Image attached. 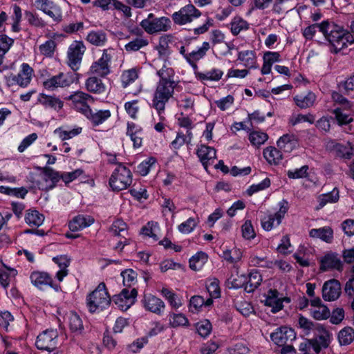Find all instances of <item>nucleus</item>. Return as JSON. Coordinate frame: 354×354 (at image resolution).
<instances>
[{"mask_svg":"<svg viewBox=\"0 0 354 354\" xmlns=\"http://www.w3.org/2000/svg\"><path fill=\"white\" fill-rule=\"evenodd\" d=\"M204 51L201 50L200 48L197 50L192 51L188 55H185V58L187 61L194 66H196L195 62L199 60L203 57L205 56Z\"/></svg>","mask_w":354,"mask_h":354,"instance_id":"nucleus-59","label":"nucleus"},{"mask_svg":"<svg viewBox=\"0 0 354 354\" xmlns=\"http://www.w3.org/2000/svg\"><path fill=\"white\" fill-rule=\"evenodd\" d=\"M335 115V119L339 125L346 124L353 121V118L350 115L344 113L341 109L337 108L333 111Z\"/></svg>","mask_w":354,"mask_h":354,"instance_id":"nucleus-57","label":"nucleus"},{"mask_svg":"<svg viewBox=\"0 0 354 354\" xmlns=\"http://www.w3.org/2000/svg\"><path fill=\"white\" fill-rule=\"evenodd\" d=\"M58 333L53 329L46 330L37 336L35 345L38 349L54 351L57 344Z\"/></svg>","mask_w":354,"mask_h":354,"instance_id":"nucleus-8","label":"nucleus"},{"mask_svg":"<svg viewBox=\"0 0 354 354\" xmlns=\"http://www.w3.org/2000/svg\"><path fill=\"white\" fill-rule=\"evenodd\" d=\"M248 24L241 19H234L231 24V31L233 35H238L241 30H247Z\"/></svg>","mask_w":354,"mask_h":354,"instance_id":"nucleus-52","label":"nucleus"},{"mask_svg":"<svg viewBox=\"0 0 354 354\" xmlns=\"http://www.w3.org/2000/svg\"><path fill=\"white\" fill-rule=\"evenodd\" d=\"M339 199V191L334 189L330 193L322 194L319 197L318 209L323 207L328 203H335Z\"/></svg>","mask_w":354,"mask_h":354,"instance_id":"nucleus-40","label":"nucleus"},{"mask_svg":"<svg viewBox=\"0 0 354 354\" xmlns=\"http://www.w3.org/2000/svg\"><path fill=\"white\" fill-rule=\"evenodd\" d=\"M270 338L279 346H285L296 338V333L293 329L282 326L271 333Z\"/></svg>","mask_w":354,"mask_h":354,"instance_id":"nucleus-10","label":"nucleus"},{"mask_svg":"<svg viewBox=\"0 0 354 354\" xmlns=\"http://www.w3.org/2000/svg\"><path fill=\"white\" fill-rule=\"evenodd\" d=\"M85 46L81 41L71 44L68 51V64L74 71L77 70V65L81 62L84 53Z\"/></svg>","mask_w":354,"mask_h":354,"instance_id":"nucleus-11","label":"nucleus"},{"mask_svg":"<svg viewBox=\"0 0 354 354\" xmlns=\"http://www.w3.org/2000/svg\"><path fill=\"white\" fill-rule=\"evenodd\" d=\"M55 48V42L53 40H48L45 44L39 46L40 53L46 56H50Z\"/></svg>","mask_w":354,"mask_h":354,"instance_id":"nucleus-63","label":"nucleus"},{"mask_svg":"<svg viewBox=\"0 0 354 354\" xmlns=\"http://www.w3.org/2000/svg\"><path fill=\"white\" fill-rule=\"evenodd\" d=\"M270 180L268 178H266L261 183L250 186L247 190L248 194L252 196L253 194L270 187Z\"/></svg>","mask_w":354,"mask_h":354,"instance_id":"nucleus-58","label":"nucleus"},{"mask_svg":"<svg viewBox=\"0 0 354 354\" xmlns=\"http://www.w3.org/2000/svg\"><path fill=\"white\" fill-rule=\"evenodd\" d=\"M0 192L6 195L15 196L24 198L28 193V190L24 187L10 188L8 187L1 186Z\"/></svg>","mask_w":354,"mask_h":354,"instance_id":"nucleus-42","label":"nucleus"},{"mask_svg":"<svg viewBox=\"0 0 354 354\" xmlns=\"http://www.w3.org/2000/svg\"><path fill=\"white\" fill-rule=\"evenodd\" d=\"M312 316L317 320L326 319L330 315L329 309L326 306H319L311 310Z\"/></svg>","mask_w":354,"mask_h":354,"instance_id":"nucleus-44","label":"nucleus"},{"mask_svg":"<svg viewBox=\"0 0 354 354\" xmlns=\"http://www.w3.org/2000/svg\"><path fill=\"white\" fill-rule=\"evenodd\" d=\"M113 301L122 310H127L134 304L133 303V297L124 299L122 296L120 297V294L114 295Z\"/></svg>","mask_w":354,"mask_h":354,"instance_id":"nucleus-43","label":"nucleus"},{"mask_svg":"<svg viewBox=\"0 0 354 354\" xmlns=\"http://www.w3.org/2000/svg\"><path fill=\"white\" fill-rule=\"evenodd\" d=\"M338 340L341 345H348L354 341V329L351 327H345L338 333Z\"/></svg>","mask_w":354,"mask_h":354,"instance_id":"nucleus-36","label":"nucleus"},{"mask_svg":"<svg viewBox=\"0 0 354 354\" xmlns=\"http://www.w3.org/2000/svg\"><path fill=\"white\" fill-rule=\"evenodd\" d=\"M206 288L212 298L219 297L221 292L218 286V281L217 279H214L212 281L207 284L206 286Z\"/></svg>","mask_w":354,"mask_h":354,"instance_id":"nucleus-61","label":"nucleus"},{"mask_svg":"<svg viewBox=\"0 0 354 354\" xmlns=\"http://www.w3.org/2000/svg\"><path fill=\"white\" fill-rule=\"evenodd\" d=\"M111 56L107 53V50H103V54L100 59L95 62L91 66V72L93 74L100 77H105L110 73L109 63L111 62Z\"/></svg>","mask_w":354,"mask_h":354,"instance_id":"nucleus-12","label":"nucleus"},{"mask_svg":"<svg viewBox=\"0 0 354 354\" xmlns=\"http://www.w3.org/2000/svg\"><path fill=\"white\" fill-rule=\"evenodd\" d=\"M25 221L31 227H39L43 223L44 216L37 210L29 209L26 212Z\"/></svg>","mask_w":354,"mask_h":354,"instance_id":"nucleus-29","label":"nucleus"},{"mask_svg":"<svg viewBox=\"0 0 354 354\" xmlns=\"http://www.w3.org/2000/svg\"><path fill=\"white\" fill-rule=\"evenodd\" d=\"M315 120V116L313 114L308 113L306 115L299 114L295 118L291 119L290 122L292 125H295L301 122H309L313 124Z\"/></svg>","mask_w":354,"mask_h":354,"instance_id":"nucleus-60","label":"nucleus"},{"mask_svg":"<svg viewBox=\"0 0 354 354\" xmlns=\"http://www.w3.org/2000/svg\"><path fill=\"white\" fill-rule=\"evenodd\" d=\"M277 147L285 152H290L298 145V139L294 134H286L277 141Z\"/></svg>","mask_w":354,"mask_h":354,"instance_id":"nucleus-22","label":"nucleus"},{"mask_svg":"<svg viewBox=\"0 0 354 354\" xmlns=\"http://www.w3.org/2000/svg\"><path fill=\"white\" fill-rule=\"evenodd\" d=\"M127 225L122 220L118 219L114 221L110 228V231L115 236H124L127 234Z\"/></svg>","mask_w":354,"mask_h":354,"instance_id":"nucleus-41","label":"nucleus"},{"mask_svg":"<svg viewBox=\"0 0 354 354\" xmlns=\"http://www.w3.org/2000/svg\"><path fill=\"white\" fill-rule=\"evenodd\" d=\"M223 258L230 263H235L240 260L241 252L236 249L226 250L223 252Z\"/></svg>","mask_w":354,"mask_h":354,"instance_id":"nucleus-62","label":"nucleus"},{"mask_svg":"<svg viewBox=\"0 0 354 354\" xmlns=\"http://www.w3.org/2000/svg\"><path fill=\"white\" fill-rule=\"evenodd\" d=\"M320 270L326 271L328 270L335 269L341 271L343 268V264L337 254L331 253L326 254L320 261Z\"/></svg>","mask_w":354,"mask_h":354,"instance_id":"nucleus-18","label":"nucleus"},{"mask_svg":"<svg viewBox=\"0 0 354 354\" xmlns=\"http://www.w3.org/2000/svg\"><path fill=\"white\" fill-rule=\"evenodd\" d=\"M196 225V222L192 218H189L185 222L178 225V230L182 233H189Z\"/></svg>","mask_w":354,"mask_h":354,"instance_id":"nucleus-64","label":"nucleus"},{"mask_svg":"<svg viewBox=\"0 0 354 354\" xmlns=\"http://www.w3.org/2000/svg\"><path fill=\"white\" fill-rule=\"evenodd\" d=\"M94 223V218L88 216L87 218L82 216H75L68 224L69 229L72 232L79 231L84 227H86Z\"/></svg>","mask_w":354,"mask_h":354,"instance_id":"nucleus-24","label":"nucleus"},{"mask_svg":"<svg viewBox=\"0 0 354 354\" xmlns=\"http://www.w3.org/2000/svg\"><path fill=\"white\" fill-rule=\"evenodd\" d=\"M143 304L147 310L158 315L160 314L165 307L164 302L160 299L151 294L145 295Z\"/></svg>","mask_w":354,"mask_h":354,"instance_id":"nucleus-19","label":"nucleus"},{"mask_svg":"<svg viewBox=\"0 0 354 354\" xmlns=\"http://www.w3.org/2000/svg\"><path fill=\"white\" fill-rule=\"evenodd\" d=\"M242 236L245 239H254L256 236L254 227L250 221H246L241 227Z\"/></svg>","mask_w":354,"mask_h":354,"instance_id":"nucleus-54","label":"nucleus"},{"mask_svg":"<svg viewBox=\"0 0 354 354\" xmlns=\"http://www.w3.org/2000/svg\"><path fill=\"white\" fill-rule=\"evenodd\" d=\"M35 8L46 14L56 22L62 20V14L60 8L50 0H35L34 3Z\"/></svg>","mask_w":354,"mask_h":354,"instance_id":"nucleus-9","label":"nucleus"},{"mask_svg":"<svg viewBox=\"0 0 354 354\" xmlns=\"http://www.w3.org/2000/svg\"><path fill=\"white\" fill-rule=\"evenodd\" d=\"M294 100L301 109H307L313 106L316 100V95L313 92L309 91L305 96L296 95Z\"/></svg>","mask_w":354,"mask_h":354,"instance_id":"nucleus-30","label":"nucleus"},{"mask_svg":"<svg viewBox=\"0 0 354 354\" xmlns=\"http://www.w3.org/2000/svg\"><path fill=\"white\" fill-rule=\"evenodd\" d=\"M86 40L95 46H102L107 41L106 34L102 30L91 31L88 34Z\"/></svg>","mask_w":354,"mask_h":354,"instance_id":"nucleus-27","label":"nucleus"},{"mask_svg":"<svg viewBox=\"0 0 354 354\" xmlns=\"http://www.w3.org/2000/svg\"><path fill=\"white\" fill-rule=\"evenodd\" d=\"M121 275L123 278V283L127 288L131 286L137 277V273L131 269L125 270L122 272Z\"/></svg>","mask_w":354,"mask_h":354,"instance_id":"nucleus-49","label":"nucleus"},{"mask_svg":"<svg viewBox=\"0 0 354 354\" xmlns=\"http://www.w3.org/2000/svg\"><path fill=\"white\" fill-rule=\"evenodd\" d=\"M201 15V12L193 4H187L182 7L178 11L174 12L171 19L174 24L183 26L192 23L196 19L200 17Z\"/></svg>","mask_w":354,"mask_h":354,"instance_id":"nucleus-6","label":"nucleus"},{"mask_svg":"<svg viewBox=\"0 0 354 354\" xmlns=\"http://www.w3.org/2000/svg\"><path fill=\"white\" fill-rule=\"evenodd\" d=\"M68 325L70 330L73 333H81L84 330L82 321L80 316L75 313H71L68 317Z\"/></svg>","mask_w":354,"mask_h":354,"instance_id":"nucleus-37","label":"nucleus"},{"mask_svg":"<svg viewBox=\"0 0 354 354\" xmlns=\"http://www.w3.org/2000/svg\"><path fill=\"white\" fill-rule=\"evenodd\" d=\"M212 324L209 320H204L201 322L197 323L196 329L198 334L203 337H205L208 336L212 330Z\"/></svg>","mask_w":354,"mask_h":354,"instance_id":"nucleus-51","label":"nucleus"},{"mask_svg":"<svg viewBox=\"0 0 354 354\" xmlns=\"http://www.w3.org/2000/svg\"><path fill=\"white\" fill-rule=\"evenodd\" d=\"M321 32L326 39L334 47L336 52L347 47V44L354 43V37L342 27L328 21L322 22Z\"/></svg>","mask_w":354,"mask_h":354,"instance_id":"nucleus-1","label":"nucleus"},{"mask_svg":"<svg viewBox=\"0 0 354 354\" xmlns=\"http://www.w3.org/2000/svg\"><path fill=\"white\" fill-rule=\"evenodd\" d=\"M82 128L73 129L70 131H63L62 128H57L54 131L55 133H58L62 140L70 139L80 133Z\"/></svg>","mask_w":354,"mask_h":354,"instance_id":"nucleus-50","label":"nucleus"},{"mask_svg":"<svg viewBox=\"0 0 354 354\" xmlns=\"http://www.w3.org/2000/svg\"><path fill=\"white\" fill-rule=\"evenodd\" d=\"M33 70L28 64H23L21 66V71L17 75H10L8 77V82L17 83L22 87L26 86L31 80Z\"/></svg>","mask_w":354,"mask_h":354,"instance_id":"nucleus-13","label":"nucleus"},{"mask_svg":"<svg viewBox=\"0 0 354 354\" xmlns=\"http://www.w3.org/2000/svg\"><path fill=\"white\" fill-rule=\"evenodd\" d=\"M138 78V73L135 69H130L123 73L122 82L124 87H127L130 83Z\"/></svg>","mask_w":354,"mask_h":354,"instance_id":"nucleus-55","label":"nucleus"},{"mask_svg":"<svg viewBox=\"0 0 354 354\" xmlns=\"http://www.w3.org/2000/svg\"><path fill=\"white\" fill-rule=\"evenodd\" d=\"M90 98H92L90 95L82 91H77L68 97H65V100L72 101L77 109L85 115H87L89 111V106L86 104V102Z\"/></svg>","mask_w":354,"mask_h":354,"instance_id":"nucleus-16","label":"nucleus"},{"mask_svg":"<svg viewBox=\"0 0 354 354\" xmlns=\"http://www.w3.org/2000/svg\"><path fill=\"white\" fill-rule=\"evenodd\" d=\"M24 16L25 19L32 26L36 27H44L45 26L44 21L41 18H39L37 15L30 11H26Z\"/></svg>","mask_w":354,"mask_h":354,"instance_id":"nucleus-48","label":"nucleus"},{"mask_svg":"<svg viewBox=\"0 0 354 354\" xmlns=\"http://www.w3.org/2000/svg\"><path fill=\"white\" fill-rule=\"evenodd\" d=\"M149 41L144 37H136L135 39L129 41L124 46V49L127 52L138 51L140 49L148 46Z\"/></svg>","mask_w":354,"mask_h":354,"instance_id":"nucleus-38","label":"nucleus"},{"mask_svg":"<svg viewBox=\"0 0 354 354\" xmlns=\"http://www.w3.org/2000/svg\"><path fill=\"white\" fill-rule=\"evenodd\" d=\"M39 101L45 106L53 108L55 110H60L63 107V102L53 96L42 94Z\"/></svg>","mask_w":354,"mask_h":354,"instance_id":"nucleus-34","label":"nucleus"},{"mask_svg":"<svg viewBox=\"0 0 354 354\" xmlns=\"http://www.w3.org/2000/svg\"><path fill=\"white\" fill-rule=\"evenodd\" d=\"M197 155L206 169L207 168V165L211 164L210 161L213 162L216 158V150L214 148L206 145H201L197 150Z\"/></svg>","mask_w":354,"mask_h":354,"instance_id":"nucleus-21","label":"nucleus"},{"mask_svg":"<svg viewBox=\"0 0 354 354\" xmlns=\"http://www.w3.org/2000/svg\"><path fill=\"white\" fill-rule=\"evenodd\" d=\"M207 259V255L203 252H199L189 259V267L193 270H198Z\"/></svg>","mask_w":354,"mask_h":354,"instance_id":"nucleus-39","label":"nucleus"},{"mask_svg":"<svg viewBox=\"0 0 354 354\" xmlns=\"http://www.w3.org/2000/svg\"><path fill=\"white\" fill-rule=\"evenodd\" d=\"M169 322L173 327L186 326L189 324L187 317L181 313L171 315L169 318Z\"/></svg>","mask_w":354,"mask_h":354,"instance_id":"nucleus-53","label":"nucleus"},{"mask_svg":"<svg viewBox=\"0 0 354 354\" xmlns=\"http://www.w3.org/2000/svg\"><path fill=\"white\" fill-rule=\"evenodd\" d=\"M80 75L74 72L59 73L44 82V86L47 89H54L58 87L69 86L74 82H77Z\"/></svg>","mask_w":354,"mask_h":354,"instance_id":"nucleus-7","label":"nucleus"},{"mask_svg":"<svg viewBox=\"0 0 354 354\" xmlns=\"http://www.w3.org/2000/svg\"><path fill=\"white\" fill-rule=\"evenodd\" d=\"M345 313L342 308H335L330 315V322L333 324H339L344 319Z\"/></svg>","mask_w":354,"mask_h":354,"instance_id":"nucleus-56","label":"nucleus"},{"mask_svg":"<svg viewBox=\"0 0 354 354\" xmlns=\"http://www.w3.org/2000/svg\"><path fill=\"white\" fill-rule=\"evenodd\" d=\"M59 178L60 177L58 172L54 171L50 167H44L43 169L41 179L45 181L46 184H44L43 182H38L37 186L39 189L41 190L53 189L59 180Z\"/></svg>","mask_w":354,"mask_h":354,"instance_id":"nucleus-15","label":"nucleus"},{"mask_svg":"<svg viewBox=\"0 0 354 354\" xmlns=\"http://www.w3.org/2000/svg\"><path fill=\"white\" fill-rule=\"evenodd\" d=\"M32 283L37 287H41L42 285H49L52 286V279L46 272H34L30 275Z\"/></svg>","mask_w":354,"mask_h":354,"instance_id":"nucleus-31","label":"nucleus"},{"mask_svg":"<svg viewBox=\"0 0 354 354\" xmlns=\"http://www.w3.org/2000/svg\"><path fill=\"white\" fill-rule=\"evenodd\" d=\"M86 115L94 125H98L108 119L111 116V113L109 110H100L95 113H92L91 110L89 109Z\"/></svg>","mask_w":354,"mask_h":354,"instance_id":"nucleus-35","label":"nucleus"},{"mask_svg":"<svg viewBox=\"0 0 354 354\" xmlns=\"http://www.w3.org/2000/svg\"><path fill=\"white\" fill-rule=\"evenodd\" d=\"M335 149L337 156L342 158L350 159L354 155V149L351 147L337 144L335 145Z\"/></svg>","mask_w":354,"mask_h":354,"instance_id":"nucleus-47","label":"nucleus"},{"mask_svg":"<svg viewBox=\"0 0 354 354\" xmlns=\"http://www.w3.org/2000/svg\"><path fill=\"white\" fill-rule=\"evenodd\" d=\"M174 73V72L172 68L164 66L158 71V75L160 77L159 82H168L169 84L174 83V84H176L174 81L171 80Z\"/></svg>","mask_w":354,"mask_h":354,"instance_id":"nucleus-46","label":"nucleus"},{"mask_svg":"<svg viewBox=\"0 0 354 354\" xmlns=\"http://www.w3.org/2000/svg\"><path fill=\"white\" fill-rule=\"evenodd\" d=\"M171 21L167 17H154L151 13L147 19L142 20L140 25L148 34H154L159 32H165L170 28Z\"/></svg>","mask_w":354,"mask_h":354,"instance_id":"nucleus-5","label":"nucleus"},{"mask_svg":"<svg viewBox=\"0 0 354 354\" xmlns=\"http://www.w3.org/2000/svg\"><path fill=\"white\" fill-rule=\"evenodd\" d=\"M313 349L316 353H319L321 351V347L317 339H304L299 345V354H308L310 350Z\"/></svg>","mask_w":354,"mask_h":354,"instance_id":"nucleus-28","label":"nucleus"},{"mask_svg":"<svg viewBox=\"0 0 354 354\" xmlns=\"http://www.w3.org/2000/svg\"><path fill=\"white\" fill-rule=\"evenodd\" d=\"M86 89L91 93H100L104 91L105 86L102 80L97 77H91L85 84Z\"/></svg>","mask_w":354,"mask_h":354,"instance_id":"nucleus-32","label":"nucleus"},{"mask_svg":"<svg viewBox=\"0 0 354 354\" xmlns=\"http://www.w3.org/2000/svg\"><path fill=\"white\" fill-rule=\"evenodd\" d=\"M268 138L266 133L253 131L250 134V141L254 146H259L263 144Z\"/></svg>","mask_w":354,"mask_h":354,"instance_id":"nucleus-45","label":"nucleus"},{"mask_svg":"<svg viewBox=\"0 0 354 354\" xmlns=\"http://www.w3.org/2000/svg\"><path fill=\"white\" fill-rule=\"evenodd\" d=\"M262 278L257 270L251 272L246 279L244 290L248 292H252L261 284Z\"/></svg>","mask_w":354,"mask_h":354,"instance_id":"nucleus-26","label":"nucleus"},{"mask_svg":"<svg viewBox=\"0 0 354 354\" xmlns=\"http://www.w3.org/2000/svg\"><path fill=\"white\" fill-rule=\"evenodd\" d=\"M93 5L101 8L104 10H109L113 7L115 9L122 11L127 17L131 15V8L118 0H95Z\"/></svg>","mask_w":354,"mask_h":354,"instance_id":"nucleus-17","label":"nucleus"},{"mask_svg":"<svg viewBox=\"0 0 354 354\" xmlns=\"http://www.w3.org/2000/svg\"><path fill=\"white\" fill-rule=\"evenodd\" d=\"M111 297L109 295L106 285L100 283L97 287L89 294L87 297V306L91 313L97 310H103L111 304Z\"/></svg>","mask_w":354,"mask_h":354,"instance_id":"nucleus-2","label":"nucleus"},{"mask_svg":"<svg viewBox=\"0 0 354 354\" xmlns=\"http://www.w3.org/2000/svg\"><path fill=\"white\" fill-rule=\"evenodd\" d=\"M263 156L267 161L272 164H278L283 158L281 152L275 147H267L263 151Z\"/></svg>","mask_w":354,"mask_h":354,"instance_id":"nucleus-33","label":"nucleus"},{"mask_svg":"<svg viewBox=\"0 0 354 354\" xmlns=\"http://www.w3.org/2000/svg\"><path fill=\"white\" fill-rule=\"evenodd\" d=\"M53 261L57 263L60 270L57 272V278L61 281L63 278L68 274L66 269L70 264V259L66 255H60L53 257Z\"/></svg>","mask_w":354,"mask_h":354,"instance_id":"nucleus-25","label":"nucleus"},{"mask_svg":"<svg viewBox=\"0 0 354 354\" xmlns=\"http://www.w3.org/2000/svg\"><path fill=\"white\" fill-rule=\"evenodd\" d=\"M265 305L270 307L271 311L274 313L282 309V299L279 297V292L276 289H270L268 292Z\"/></svg>","mask_w":354,"mask_h":354,"instance_id":"nucleus-20","label":"nucleus"},{"mask_svg":"<svg viewBox=\"0 0 354 354\" xmlns=\"http://www.w3.org/2000/svg\"><path fill=\"white\" fill-rule=\"evenodd\" d=\"M312 238L320 239L326 243H331L333 239V230L330 227L326 226L318 229H312L309 232Z\"/></svg>","mask_w":354,"mask_h":354,"instance_id":"nucleus-23","label":"nucleus"},{"mask_svg":"<svg viewBox=\"0 0 354 354\" xmlns=\"http://www.w3.org/2000/svg\"><path fill=\"white\" fill-rule=\"evenodd\" d=\"M176 84L168 82H158L153 99V107L158 113L165 110V104L172 97Z\"/></svg>","mask_w":354,"mask_h":354,"instance_id":"nucleus-3","label":"nucleus"},{"mask_svg":"<svg viewBox=\"0 0 354 354\" xmlns=\"http://www.w3.org/2000/svg\"><path fill=\"white\" fill-rule=\"evenodd\" d=\"M132 182L131 171L120 164L115 169L109 179V185L113 191H121L127 189Z\"/></svg>","mask_w":354,"mask_h":354,"instance_id":"nucleus-4","label":"nucleus"},{"mask_svg":"<svg viewBox=\"0 0 354 354\" xmlns=\"http://www.w3.org/2000/svg\"><path fill=\"white\" fill-rule=\"evenodd\" d=\"M341 293L340 283L336 279L326 281L322 288V297L326 301H335Z\"/></svg>","mask_w":354,"mask_h":354,"instance_id":"nucleus-14","label":"nucleus"}]
</instances>
